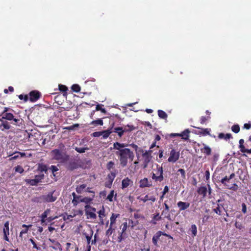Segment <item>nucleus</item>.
<instances>
[{
	"instance_id": "obj_1",
	"label": "nucleus",
	"mask_w": 251,
	"mask_h": 251,
	"mask_svg": "<svg viewBox=\"0 0 251 251\" xmlns=\"http://www.w3.org/2000/svg\"><path fill=\"white\" fill-rule=\"evenodd\" d=\"M50 156L52 160L57 161L61 164L66 163L70 158V156L67 153L65 145L61 143L59 144L58 148L51 151Z\"/></svg>"
},
{
	"instance_id": "obj_2",
	"label": "nucleus",
	"mask_w": 251,
	"mask_h": 251,
	"mask_svg": "<svg viewBox=\"0 0 251 251\" xmlns=\"http://www.w3.org/2000/svg\"><path fill=\"white\" fill-rule=\"evenodd\" d=\"M115 154L118 156L120 164L122 167L127 166L128 159L132 161L134 158V152L128 148H124L120 151H116Z\"/></svg>"
},
{
	"instance_id": "obj_3",
	"label": "nucleus",
	"mask_w": 251,
	"mask_h": 251,
	"mask_svg": "<svg viewBox=\"0 0 251 251\" xmlns=\"http://www.w3.org/2000/svg\"><path fill=\"white\" fill-rule=\"evenodd\" d=\"M152 179L156 182H161L164 180L163 170L162 166L156 165L155 169H153L151 174Z\"/></svg>"
},
{
	"instance_id": "obj_4",
	"label": "nucleus",
	"mask_w": 251,
	"mask_h": 251,
	"mask_svg": "<svg viewBox=\"0 0 251 251\" xmlns=\"http://www.w3.org/2000/svg\"><path fill=\"white\" fill-rule=\"evenodd\" d=\"M84 208L85 214L88 219H96L97 218V215L95 214L96 211L95 208L92 207L90 205H86Z\"/></svg>"
},
{
	"instance_id": "obj_5",
	"label": "nucleus",
	"mask_w": 251,
	"mask_h": 251,
	"mask_svg": "<svg viewBox=\"0 0 251 251\" xmlns=\"http://www.w3.org/2000/svg\"><path fill=\"white\" fill-rule=\"evenodd\" d=\"M51 210L50 209H47L40 216L41 222L42 224H43L47 221L48 222L50 223L53 220H55L57 218V216H50L47 218L48 215L50 213Z\"/></svg>"
},
{
	"instance_id": "obj_6",
	"label": "nucleus",
	"mask_w": 251,
	"mask_h": 251,
	"mask_svg": "<svg viewBox=\"0 0 251 251\" xmlns=\"http://www.w3.org/2000/svg\"><path fill=\"white\" fill-rule=\"evenodd\" d=\"M65 168L69 171H72L74 170H75L79 167V165L77 163V161L75 159H69V160L65 163Z\"/></svg>"
},
{
	"instance_id": "obj_7",
	"label": "nucleus",
	"mask_w": 251,
	"mask_h": 251,
	"mask_svg": "<svg viewBox=\"0 0 251 251\" xmlns=\"http://www.w3.org/2000/svg\"><path fill=\"white\" fill-rule=\"evenodd\" d=\"M179 152L176 151V150L173 149L170 151V156L168 159L169 162L175 163L176 162L179 157Z\"/></svg>"
},
{
	"instance_id": "obj_8",
	"label": "nucleus",
	"mask_w": 251,
	"mask_h": 251,
	"mask_svg": "<svg viewBox=\"0 0 251 251\" xmlns=\"http://www.w3.org/2000/svg\"><path fill=\"white\" fill-rule=\"evenodd\" d=\"M54 191L49 193L47 195H43L42 197V199L44 202H52L55 201L57 197L53 196Z\"/></svg>"
},
{
	"instance_id": "obj_9",
	"label": "nucleus",
	"mask_w": 251,
	"mask_h": 251,
	"mask_svg": "<svg viewBox=\"0 0 251 251\" xmlns=\"http://www.w3.org/2000/svg\"><path fill=\"white\" fill-rule=\"evenodd\" d=\"M11 124L13 123L0 119V130L3 132L9 130L11 127Z\"/></svg>"
},
{
	"instance_id": "obj_10",
	"label": "nucleus",
	"mask_w": 251,
	"mask_h": 251,
	"mask_svg": "<svg viewBox=\"0 0 251 251\" xmlns=\"http://www.w3.org/2000/svg\"><path fill=\"white\" fill-rule=\"evenodd\" d=\"M29 100L32 102H34L40 98L41 97V94L40 92L37 90H33L29 93Z\"/></svg>"
},
{
	"instance_id": "obj_11",
	"label": "nucleus",
	"mask_w": 251,
	"mask_h": 251,
	"mask_svg": "<svg viewBox=\"0 0 251 251\" xmlns=\"http://www.w3.org/2000/svg\"><path fill=\"white\" fill-rule=\"evenodd\" d=\"M142 156L143 158L142 168L143 169H146L148 167L149 163L151 161L152 156H150L144 152L142 154Z\"/></svg>"
},
{
	"instance_id": "obj_12",
	"label": "nucleus",
	"mask_w": 251,
	"mask_h": 251,
	"mask_svg": "<svg viewBox=\"0 0 251 251\" xmlns=\"http://www.w3.org/2000/svg\"><path fill=\"white\" fill-rule=\"evenodd\" d=\"M203 148L201 149V152L206 156H209L211 154L212 150L210 147L204 143H202Z\"/></svg>"
},
{
	"instance_id": "obj_13",
	"label": "nucleus",
	"mask_w": 251,
	"mask_h": 251,
	"mask_svg": "<svg viewBox=\"0 0 251 251\" xmlns=\"http://www.w3.org/2000/svg\"><path fill=\"white\" fill-rule=\"evenodd\" d=\"M190 203L188 202H183L179 201L177 203V206L179 208V211H184L187 209L190 206Z\"/></svg>"
},
{
	"instance_id": "obj_14",
	"label": "nucleus",
	"mask_w": 251,
	"mask_h": 251,
	"mask_svg": "<svg viewBox=\"0 0 251 251\" xmlns=\"http://www.w3.org/2000/svg\"><path fill=\"white\" fill-rule=\"evenodd\" d=\"M139 186L141 188L150 187L152 186L151 181L149 182L148 179L146 177L141 179L139 181Z\"/></svg>"
},
{
	"instance_id": "obj_15",
	"label": "nucleus",
	"mask_w": 251,
	"mask_h": 251,
	"mask_svg": "<svg viewBox=\"0 0 251 251\" xmlns=\"http://www.w3.org/2000/svg\"><path fill=\"white\" fill-rule=\"evenodd\" d=\"M129 144L126 143H120L116 142L113 144V149L118 150L117 151H120V150L126 148V147L129 146Z\"/></svg>"
},
{
	"instance_id": "obj_16",
	"label": "nucleus",
	"mask_w": 251,
	"mask_h": 251,
	"mask_svg": "<svg viewBox=\"0 0 251 251\" xmlns=\"http://www.w3.org/2000/svg\"><path fill=\"white\" fill-rule=\"evenodd\" d=\"M14 115L11 113H1V115H0V119H1L3 120L8 121H12L13 119Z\"/></svg>"
},
{
	"instance_id": "obj_17",
	"label": "nucleus",
	"mask_w": 251,
	"mask_h": 251,
	"mask_svg": "<svg viewBox=\"0 0 251 251\" xmlns=\"http://www.w3.org/2000/svg\"><path fill=\"white\" fill-rule=\"evenodd\" d=\"M197 192L199 195L202 196V199H204L206 196L207 188L206 186H201L198 188Z\"/></svg>"
},
{
	"instance_id": "obj_18",
	"label": "nucleus",
	"mask_w": 251,
	"mask_h": 251,
	"mask_svg": "<svg viewBox=\"0 0 251 251\" xmlns=\"http://www.w3.org/2000/svg\"><path fill=\"white\" fill-rule=\"evenodd\" d=\"M162 235V231H157L153 236L152 241L153 245L156 247H158V241L160 239V237Z\"/></svg>"
},
{
	"instance_id": "obj_19",
	"label": "nucleus",
	"mask_w": 251,
	"mask_h": 251,
	"mask_svg": "<svg viewBox=\"0 0 251 251\" xmlns=\"http://www.w3.org/2000/svg\"><path fill=\"white\" fill-rule=\"evenodd\" d=\"M129 146L132 147L135 151L136 156L138 157L139 153H142V154L144 153L145 150H144L141 148L139 147L137 145L134 143L129 144Z\"/></svg>"
},
{
	"instance_id": "obj_20",
	"label": "nucleus",
	"mask_w": 251,
	"mask_h": 251,
	"mask_svg": "<svg viewBox=\"0 0 251 251\" xmlns=\"http://www.w3.org/2000/svg\"><path fill=\"white\" fill-rule=\"evenodd\" d=\"M132 181L128 177L125 178L122 181V188L123 189L127 188L128 186L132 184Z\"/></svg>"
},
{
	"instance_id": "obj_21",
	"label": "nucleus",
	"mask_w": 251,
	"mask_h": 251,
	"mask_svg": "<svg viewBox=\"0 0 251 251\" xmlns=\"http://www.w3.org/2000/svg\"><path fill=\"white\" fill-rule=\"evenodd\" d=\"M94 195H91L90 197H85L80 200L81 202H84L86 205H90L94 198Z\"/></svg>"
},
{
	"instance_id": "obj_22",
	"label": "nucleus",
	"mask_w": 251,
	"mask_h": 251,
	"mask_svg": "<svg viewBox=\"0 0 251 251\" xmlns=\"http://www.w3.org/2000/svg\"><path fill=\"white\" fill-rule=\"evenodd\" d=\"M112 132L117 133L119 137L121 138L126 131L122 127L119 126L113 128L112 129Z\"/></svg>"
},
{
	"instance_id": "obj_23",
	"label": "nucleus",
	"mask_w": 251,
	"mask_h": 251,
	"mask_svg": "<svg viewBox=\"0 0 251 251\" xmlns=\"http://www.w3.org/2000/svg\"><path fill=\"white\" fill-rule=\"evenodd\" d=\"M37 170L39 172L40 174H43V172L46 173L48 172V169L46 165L42 163H39L38 164Z\"/></svg>"
},
{
	"instance_id": "obj_24",
	"label": "nucleus",
	"mask_w": 251,
	"mask_h": 251,
	"mask_svg": "<svg viewBox=\"0 0 251 251\" xmlns=\"http://www.w3.org/2000/svg\"><path fill=\"white\" fill-rule=\"evenodd\" d=\"M218 138L220 139H225L227 141L228 139L232 138V136L230 133H226L225 134L224 133H220L218 135Z\"/></svg>"
},
{
	"instance_id": "obj_25",
	"label": "nucleus",
	"mask_w": 251,
	"mask_h": 251,
	"mask_svg": "<svg viewBox=\"0 0 251 251\" xmlns=\"http://www.w3.org/2000/svg\"><path fill=\"white\" fill-rule=\"evenodd\" d=\"M190 131L188 129H186L180 133V137L184 140H187L189 137Z\"/></svg>"
},
{
	"instance_id": "obj_26",
	"label": "nucleus",
	"mask_w": 251,
	"mask_h": 251,
	"mask_svg": "<svg viewBox=\"0 0 251 251\" xmlns=\"http://www.w3.org/2000/svg\"><path fill=\"white\" fill-rule=\"evenodd\" d=\"M87 185L85 184H81L80 185L77 186L76 187V192L78 194H82L83 192H85V189Z\"/></svg>"
},
{
	"instance_id": "obj_27",
	"label": "nucleus",
	"mask_w": 251,
	"mask_h": 251,
	"mask_svg": "<svg viewBox=\"0 0 251 251\" xmlns=\"http://www.w3.org/2000/svg\"><path fill=\"white\" fill-rule=\"evenodd\" d=\"M98 213L99 214V217L100 219V222L103 224V218L105 216V209L103 206H102V208L98 212Z\"/></svg>"
},
{
	"instance_id": "obj_28",
	"label": "nucleus",
	"mask_w": 251,
	"mask_h": 251,
	"mask_svg": "<svg viewBox=\"0 0 251 251\" xmlns=\"http://www.w3.org/2000/svg\"><path fill=\"white\" fill-rule=\"evenodd\" d=\"M103 122L102 119H98L96 120H94L90 123V125L96 126L98 125L102 126Z\"/></svg>"
},
{
	"instance_id": "obj_29",
	"label": "nucleus",
	"mask_w": 251,
	"mask_h": 251,
	"mask_svg": "<svg viewBox=\"0 0 251 251\" xmlns=\"http://www.w3.org/2000/svg\"><path fill=\"white\" fill-rule=\"evenodd\" d=\"M120 216V214H115V213H112L111 217H110V225L111 226H113V225L115 224L116 223V219L119 217Z\"/></svg>"
},
{
	"instance_id": "obj_30",
	"label": "nucleus",
	"mask_w": 251,
	"mask_h": 251,
	"mask_svg": "<svg viewBox=\"0 0 251 251\" xmlns=\"http://www.w3.org/2000/svg\"><path fill=\"white\" fill-rule=\"evenodd\" d=\"M161 219V217L159 215V213H158L153 216L151 221V223L153 225H156L157 224V221H160Z\"/></svg>"
},
{
	"instance_id": "obj_31",
	"label": "nucleus",
	"mask_w": 251,
	"mask_h": 251,
	"mask_svg": "<svg viewBox=\"0 0 251 251\" xmlns=\"http://www.w3.org/2000/svg\"><path fill=\"white\" fill-rule=\"evenodd\" d=\"M112 133V128L101 131V135L104 139L107 138Z\"/></svg>"
},
{
	"instance_id": "obj_32",
	"label": "nucleus",
	"mask_w": 251,
	"mask_h": 251,
	"mask_svg": "<svg viewBox=\"0 0 251 251\" xmlns=\"http://www.w3.org/2000/svg\"><path fill=\"white\" fill-rule=\"evenodd\" d=\"M157 112L158 115L160 119H166L167 118L168 115L165 111L162 110H158Z\"/></svg>"
},
{
	"instance_id": "obj_33",
	"label": "nucleus",
	"mask_w": 251,
	"mask_h": 251,
	"mask_svg": "<svg viewBox=\"0 0 251 251\" xmlns=\"http://www.w3.org/2000/svg\"><path fill=\"white\" fill-rule=\"evenodd\" d=\"M221 207H223V205L221 204H217V206L216 208H213L212 211L218 214V215H221Z\"/></svg>"
},
{
	"instance_id": "obj_34",
	"label": "nucleus",
	"mask_w": 251,
	"mask_h": 251,
	"mask_svg": "<svg viewBox=\"0 0 251 251\" xmlns=\"http://www.w3.org/2000/svg\"><path fill=\"white\" fill-rule=\"evenodd\" d=\"M72 196L73 197V199L72 200V202L74 206H76L78 204V201H76V199L81 198V196L76 195L75 192H73L72 193Z\"/></svg>"
},
{
	"instance_id": "obj_35",
	"label": "nucleus",
	"mask_w": 251,
	"mask_h": 251,
	"mask_svg": "<svg viewBox=\"0 0 251 251\" xmlns=\"http://www.w3.org/2000/svg\"><path fill=\"white\" fill-rule=\"evenodd\" d=\"M25 181L27 184L32 186H36L38 183L35 179H26Z\"/></svg>"
},
{
	"instance_id": "obj_36",
	"label": "nucleus",
	"mask_w": 251,
	"mask_h": 251,
	"mask_svg": "<svg viewBox=\"0 0 251 251\" xmlns=\"http://www.w3.org/2000/svg\"><path fill=\"white\" fill-rule=\"evenodd\" d=\"M116 173L113 172H111L110 174H109L107 176V178L109 182L112 183L115 177H116Z\"/></svg>"
},
{
	"instance_id": "obj_37",
	"label": "nucleus",
	"mask_w": 251,
	"mask_h": 251,
	"mask_svg": "<svg viewBox=\"0 0 251 251\" xmlns=\"http://www.w3.org/2000/svg\"><path fill=\"white\" fill-rule=\"evenodd\" d=\"M230 179L229 177L225 176L224 177L222 178L221 180H219L224 186H227V182H228Z\"/></svg>"
},
{
	"instance_id": "obj_38",
	"label": "nucleus",
	"mask_w": 251,
	"mask_h": 251,
	"mask_svg": "<svg viewBox=\"0 0 251 251\" xmlns=\"http://www.w3.org/2000/svg\"><path fill=\"white\" fill-rule=\"evenodd\" d=\"M44 174H40L38 175H35V179L37 181V183H39L42 182V180L44 178Z\"/></svg>"
},
{
	"instance_id": "obj_39",
	"label": "nucleus",
	"mask_w": 251,
	"mask_h": 251,
	"mask_svg": "<svg viewBox=\"0 0 251 251\" xmlns=\"http://www.w3.org/2000/svg\"><path fill=\"white\" fill-rule=\"evenodd\" d=\"M231 130L235 133H238L240 131V126L238 124L233 125L231 126Z\"/></svg>"
},
{
	"instance_id": "obj_40",
	"label": "nucleus",
	"mask_w": 251,
	"mask_h": 251,
	"mask_svg": "<svg viewBox=\"0 0 251 251\" xmlns=\"http://www.w3.org/2000/svg\"><path fill=\"white\" fill-rule=\"evenodd\" d=\"M71 89L73 92L78 93L80 91V87L78 84H73L71 87Z\"/></svg>"
},
{
	"instance_id": "obj_41",
	"label": "nucleus",
	"mask_w": 251,
	"mask_h": 251,
	"mask_svg": "<svg viewBox=\"0 0 251 251\" xmlns=\"http://www.w3.org/2000/svg\"><path fill=\"white\" fill-rule=\"evenodd\" d=\"M135 129V127L133 125H127L125 126L124 129L126 132H130Z\"/></svg>"
},
{
	"instance_id": "obj_42",
	"label": "nucleus",
	"mask_w": 251,
	"mask_h": 251,
	"mask_svg": "<svg viewBox=\"0 0 251 251\" xmlns=\"http://www.w3.org/2000/svg\"><path fill=\"white\" fill-rule=\"evenodd\" d=\"M58 87H59V90L60 91L63 92L65 93L64 94V95L66 96L67 95V94H66L67 91L68 90L67 87L64 85L59 84L58 86Z\"/></svg>"
},
{
	"instance_id": "obj_43",
	"label": "nucleus",
	"mask_w": 251,
	"mask_h": 251,
	"mask_svg": "<svg viewBox=\"0 0 251 251\" xmlns=\"http://www.w3.org/2000/svg\"><path fill=\"white\" fill-rule=\"evenodd\" d=\"M103 106V105L98 104L96 107V110L100 111L102 113L105 114L106 113V111L105 108L102 107Z\"/></svg>"
},
{
	"instance_id": "obj_44",
	"label": "nucleus",
	"mask_w": 251,
	"mask_h": 251,
	"mask_svg": "<svg viewBox=\"0 0 251 251\" xmlns=\"http://www.w3.org/2000/svg\"><path fill=\"white\" fill-rule=\"evenodd\" d=\"M32 226L31 225H26L25 224H23L22 225V227H25V229H23L21 231V234H25L27 232H28V228L29 227H31Z\"/></svg>"
},
{
	"instance_id": "obj_45",
	"label": "nucleus",
	"mask_w": 251,
	"mask_h": 251,
	"mask_svg": "<svg viewBox=\"0 0 251 251\" xmlns=\"http://www.w3.org/2000/svg\"><path fill=\"white\" fill-rule=\"evenodd\" d=\"M3 234H4V232L7 234H9V222L7 221L4 223V228L3 230Z\"/></svg>"
},
{
	"instance_id": "obj_46",
	"label": "nucleus",
	"mask_w": 251,
	"mask_h": 251,
	"mask_svg": "<svg viewBox=\"0 0 251 251\" xmlns=\"http://www.w3.org/2000/svg\"><path fill=\"white\" fill-rule=\"evenodd\" d=\"M122 226V232H121V234L120 236V241L122 239V237L123 234L126 231V230L127 229V223L126 222L124 223L123 224Z\"/></svg>"
},
{
	"instance_id": "obj_47",
	"label": "nucleus",
	"mask_w": 251,
	"mask_h": 251,
	"mask_svg": "<svg viewBox=\"0 0 251 251\" xmlns=\"http://www.w3.org/2000/svg\"><path fill=\"white\" fill-rule=\"evenodd\" d=\"M75 150L79 153H84L86 151L88 150L89 148L87 147L86 148H79V147H75Z\"/></svg>"
},
{
	"instance_id": "obj_48",
	"label": "nucleus",
	"mask_w": 251,
	"mask_h": 251,
	"mask_svg": "<svg viewBox=\"0 0 251 251\" xmlns=\"http://www.w3.org/2000/svg\"><path fill=\"white\" fill-rule=\"evenodd\" d=\"M79 126V125L78 124H75L73 125L67 126L64 128L68 130H74L75 129V128L78 127Z\"/></svg>"
},
{
	"instance_id": "obj_49",
	"label": "nucleus",
	"mask_w": 251,
	"mask_h": 251,
	"mask_svg": "<svg viewBox=\"0 0 251 251\" xmlns=\"http://www.w3.org/2000/svg\"><path fill=\"white\" fill-rule=\"evenodd\" d=\"M191 231L193 236H196L197 234V228L195 225H192L191 227Z\"/></svg>"
},
{
	"instance_id": "obj_50",
	"label": "nucleus",
	"mask_w": 251,
	"mask_h": 251,
	"mask_svg": "<svg viewBox=\"0 0 251 251\" xmlns=\"http://www.w3.org/2000/svg\"><path fill=\"white\" fill-rule=\"evenodd\" d=\"M201 133L203 136L210 135V131L211 130L210 128H201Z\"/></svg>"
},
{
	"instance_id": "obj_51",
	"label": "nucleus",
	"mask_w": 251,
	"mask_h": 251,
	"mask_svg": "<svg viewBox=\"0 0 251 251\" xmlns=\"http://www.w3.org/2000/svg\"><path fill=\"white\" fill-rule=\"evenodd\" d=\"M114 162L112 161L108 162L106 164V168L108 170H110L114 167Z\"/></svg>"
},
{
	"instance_id": "obj_52",
	"label": "nucleus",
	"mask_w": 251,
	"mask_h": 251,
	"mask_svg": "<svg viewBox=\"0 0 251 251\" xmlns=\"http://www.w3.org/2000/svg\"><path fill=\"white\" fill-rule=\"evenodd\" d=\"M226 187L227 188L234 191H237L238 189V186L236 183H233L231 186H229L228 185H227Z\"/></svg>"
},
{
	"instance_id": "obj_53",
	"label": "nucleus",
	"mask_w": 251,
	"mask_h": 251,
	"mask_svg": "<svg viewBox=\"0 0 251 251\" xmlns=\"http://www.w3.org/2000/svg\"><path fill=\"white\" fill-rule=\"evenodd\" d=\"M161 215L164 216L165 218L170 219V214L169 213V211L164 209L161 213Z\"/></svg>"
},
{
	"instance_id": "obj_54",
	"label": "nucleus",
	"mask_w": 251,
	"mask_h": 251,
	"mask_svg": "<svg viewBox=\"0 0 251 251\" xmlns=\"http://www.w3.org/2000/svg\"><path fill=\"white\" fill-rule=\"evenodd\" d=\"M114 190H111L110 191V193L107 196V199L109 201L111 202V201H113V196H114Z\"/></svg>"
},
{
	"instance_id": "obj_55",
	"label": "nucleus",
	"mask_w": 251,
	"mask_h": 251,
	"mask_svg": "<svg viewBox=\"0 0 251 251\" xmlns=\"http://www.w3.org/2000/svg\"><path fill=\"white\" fill-rule=\"evenodd\" d=\"M138 200L142 201L143 202H146L148 201H149V196L148 195H146L144 197H138Z\"/></svg>"
},
{
	"instance_id": "obj_56",
	"label": "nucleus",
	"mask_w": 251,
	"mask_h": 251,
	"mask_svg": "<svg viewBox=\"0 0 251 251\" xmlns=\"http://www.w3.org/2000/svg\"><path fill=\"white\" fill-rule=\"evenodd\" d=\"M29 241L32 244L33 248L36 249L37 250H41V248L37 245L36 243H35V241L33 238H30L29 239Z\"/></svg>"
},
{
	"instance_id": "obj_57",
	"label": "nucleus",
	"mask_w": 251,
	"mask_h": 251,
	"mask_svg": "<svg viewBox=\"0 0 251 251\" xmlns=\"http://www.w3.org/2000/svg\"><path fill=\"white\" fill-rule=\"evenodd\" d=\"M239 148L240 149V151L244 150L245 149V147L244 145V140L243 139H241L239 140Z\"/></svg>"
},
{
	"instance_id": "obj_58",
	"label": "nucleus",
	"mask_w": 251,
	"mask_h": 251,
	"mask_svg": "<svg viewBox=\"0 0 251 251\" xmlns=\"http://www.w3.org/2000/svg\"><path fill=\"white\" fill-rule=\"evenodd\" d=\"M177 173H180L181 176V177L183 179L185 178V177H186V175H185V171L184 169H179L178 170H177Z\"/></svg>"
},
{
	"instance_id": "obj_59",
	"label": "nucleus",
	"mask_w": 251,
	"mask_h": 251,
	"mask_svg": "<svg viewBox=\"0 0 251 251\" xmlns=\"http://www.w3.org/2000/svg\"><path fill=\"white\" fill-rule=\"evenodd\" d=\"M15 168V171L16 172L19 173L20 174L23 173L24 171L23 168L20 165H18Z\"/></svg>"
},
{
	"instance_id": "obj_60",
	"label": "nucleus",
	"mask_w": 251,
	"mask_h": 251,
	"mask_svg": "<svg viewBox=\"0 0 251 251\" xmlns=\"http://www.w3.org/2000/svg\"><path fill=\"white\" fill-rule=\"evenodd\" d=\"M205 181H208L210 178V172L209 170H206L205 172V176H204Z\"/></svg>"
},
{
	"instance_id": "obj_61",
	"label": "nucleus",
	"mask_w": 251,
	"mask_h": 251,
	"mask_svg": "<svg viewBox=\"0 0 251 251\" xmlns=\"http://www.w3.org/2000/svg\"><path fill=\"white\" fill-rule=\"evenodd\" d=\"M209 117H208L207 118L204 116H202L201 118L200 122L201 124H204L206 121L208 120V118H209Z\"/></svg>"
},
{
	"instance_id": "obj_62",
	"label": "nucleus",
	"mask_w": 251,
	"mask_h": 251,
	"mask_svg": "<svg viewBox=\"0 0 251 251\" xmlns=\"http://www.w3.org/2000/svg\"><path fill=\"white\" fill-rule=\"evenodd\" d=\"M209 218H210V216L208 215H204L203 217H202V222L203 224H204L206 222H207L208 221V219H209Z\"/></svg>"
},
{
	"instance_id": "obj_63",
	"label": "nucleus",
	"mask_w": 251,
	"mask_h": 251,
	"mask_svg": "<svg viewBox=\"0 0 251 251\" xmlns=\"http://www.w3.org/2000/svg\"><path fill=\"white\" fill-rule=\"evenodd\" d=\"M242 211L243 213L245 214L247 212V206L245 203L242 204Z\"/></svg>"
},
{
	"instance_id": "obj_64",
	"label": "nucleus",
	"mask_w": 251,
	"mask_h": 251,
	"mask_svg": "<svg viewBox=\"0 0 251 251\" xmlns=\"http://www.w3.org/2000/svg\"><path fill=\"white\" fill-rule=\"evenodd\" d=\"M50 169L51 170L52 173H54L58 171V168L54 165L51 166Z\"/></svg>"
}]
</instances>
